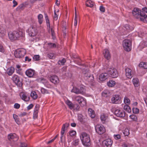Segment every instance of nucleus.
I'll return each mask as SVG.
<instances>
[{
  "label": "nucleus",
  "instance_id": "nucleus-1",
  "mask_svg": "<svg viewBox=\"0 0 147 147\" xmlns=\"http://www.w3.org/2000/svg\"><path fill=\"white\" fill-rule=\"evenodd\" d=\"M9 38L11 40H18L20 37L24 36V33L20 31H15L8 34Z\"/></svg>",
  "mask_w": 147,
  "mask_h": 147
},
{
  "label": "nucleus",
  "instance_id": "nucleus-2",
  "mask_svg": "<svg viewBox=\"0 0 147 147\" xmlns=\"http://www.w3.org/2000/svg\"><path fill=\"white\" fill-rule=\"evenodd\" d=\"M80 139L83 144L85 146L88 147L90 145V140L89 136L85 132H82L80 136Z\"/></svg>",
  "mask_w": 147,
  "mask_h": 147
},
{
  "label": "nucleus",
  "instance_id": "nucleus-3",
  "mask_svg": "<svg viewBox=\"0 0 147 147\" xmlns=\"http://www.w3.org/2000/svg\"><path fill=\"white\" fill-rule=\"evenodd\" d=\"M73 100L78 103L82 107L86 105V100L83 97L80 96H74L72 97Z\"/></svg>",
  "mask_w": 147,
  "mask_h": 147
},
{
  "label": "nucleus",
  "instance_id": "nucleus-4",
  "mask_svg": "<svg viewBox=\"0 0 147 147\" xmlns=\"http://www.w3.org/2000/svg\"><path fill=\"white\" fill-rule=\"evenodd\" d=\"M123 48L127 51H129L131 49V43L129 40L125 39L123 42Z\"/></svg>",
  "mask_w": 147,
  "mask_h": 147
},
{
  "label": "nucleus",
  "instance_id": "nucleus-5",
  "mask_svg": "<svg viewBox=\"0 0 147 147\" xmlns=\"http://www.w3.org/2000/svg\"><path fill=\"white\" fill-rule=\"evenodd\" d=\"M85 91V89L84 87H80L79 88L76 87H74L71 90V92L76 94H83Z\"/></svg>",
  "mask_w": 147,
  "mask_h": 147
},
{
  "label": "nucleus",
  "instance_id": "nucleus-6",
  "mask_svg": "<svg viewBox=\"0 0 147 147\" xmlns=\"http://www.w3.org/2000/svg\"><path fill=\"white\" fill-rule=\"evenodd\" d=\"M26 54V51L23 49L16 50L14 53L16 57L20 58L23 57Z\"/></svg>",
  "mask_w": 147,
  "mask_h": 147
},
{
  "label": "nucleus",
  "instance_id": "nucleus-7",
  "mask_svg": "<svg viewBox=\"0 0 147 147\" xmlns=\"http://www.w3.org/2000/svg\"><path fill=\"white\" fill-rule=\"evenodd\" d=\"M147 13V7H145L143 8L141 10V14L142 17L141 18V21L147 23V16L146 15Z\"/></svg>",
  "mask_w": 147,
  "mask_h": 147
},
{
  "label": "nucleus",
  "instance_id": "nucleus-8",
  "mask_svg": "<svg viewBox=\"0 0 147 147\" xmlns=\"http://www.w3.org/2000/svg\"><path fill=\"white\" fill-rule=\"evenodd\" d=\"M141 11V10L138 8H135L132 11V14L137 19H139L140 21H141V18L142 17Z\"/></svg>",
  "mask_w": 147,
  "mask_h": 147
},
{
  "label": "nucleus",
  "instance_id": "nucleus-9",
  "mask_svg": "<svg viewBox=\"0 0 147 147\" xmlns=\"http://www.w3.org/2000/svg\"><path fill=\"white\" fill-rule=\"evenodd\" d=\"M13 82L16 85L18 86L21 87L22 85V82L20 80V78L19 77L16 75H14L12 78Z\"/></svg>",
  "mask_w": 147,
  "mask_h": 147
},
{
  "label": "nucleus",
  "instance_id": "nucleus-10",
  "mask_svg": "<svg viewBox=\"0 0 147 147\" xmlns=\"http://www.w3.org/2000/svg\"><path fill=\"white\" fill-rule=\"evenodd\" d=\"M108 72L111 76L113 78H116L118 76V73L117 70L114 68L109 69Z\"/></svg>",
  "mask_w": 147,
  "mask_h": 147
},
{
  "label": "nucleus",
  "instance_id": "nucleus-11",
  "mask_svg": "<svg viewBox=\"0 0 147 147\" xmlns=\"http://www.w3.org/2000/svg\"><path fill=\"white\" fill-rule=\"evenodd\" d=\"M96 132L99 134H102L105 132V128L102 125H97L95 127Z\"/></svg>",
  "mask_w": 147,
  "mask_h": 147
},
{
  "label": "nucleus",
  "instance_id": "nucleus-12",
  "mask_svg": "<svg viewBox=\"0 0 147 147\" xmlns=\"http://www.w3.org/2000/svg\"><path fill=\"white\" fill-rule=\"evenodd\" d=\"M29 35L30 36H34L37 34L36 28L33 26H31L29 28L28 30Z\"/></svg>",
  "mask_w": 147,
  "mask_h": 147
},
{
  "label": "nucleus",
  "instance_id": "nucleus-13",
  "mask_svg": "<svg viewBox=\"0 0 147 147\" xmlns=\"http://www.w3.org/2000/svg\"><path fill=\"white\" fill-rule=\"evenodd\" d=\"M121 98L119 95H115L111 98V102L113 104H119L121 102Z\"/></svg>",
  "mask_w": 147,
  "mask_h": 147
},
{
  "label": "nucleus",
  "instance_id": "nucleus-14",
  "mask_svg": "<svg viewBox=\"0 0 147 147\" xmlns=\"http://www.w3.org/2000/svg\"><path fill=\"white\" fill-rule=\"evenodd\" d=\"M115 115L117 117H123L125 116V113L123 110L117 109L115 111Z\"/></svg>",
  "mask_w": 147,
  "mask_h": 147
},
{
  "label": "nucleus",
  "instance_id": "nucleus-15",
  "mask_svg": "<svg viewBox=\"0 0 147 147\" xmlns=\"http://www.w3.org/2000/svg\"><path fill=\"white\" fill-rule=\"evenodd\" d=\"M8 139L11 142L16 141L18 139V138L16 134L11 133L8 136Z\"/></svg>",
  "mask_w": 147,
  "mask_h": 147
},
{
  "label": "nucleus",
  "instance_id": "nucleus-16",
  "mask_svg": "<svg viewBox=\"0 0 147 147\" xmlns=\"http://www.w3.org/2000/svg\"><path fill=\"white\" fill-rule=\"evenodd\" d=\"M49 78L50 81L55 84H56L59 82L58 77L56 75L51 76Z\"/></svg>",
  "mask_w": 147,
  "mask_h": 147
},
{
  "label": "nucleus",
  "instance_id": "nucleus-17",
  "mask_svg": "<svg viewBox=\"0 0 147 147\" xmlns=\"http://www.w3.org/2000/svg\"><path fill=\"white\" fill-rule=\"evenodd\" d=\"M113 141L110 139H107L103 142V145L104 147H111Z\"/></svg>",
  "mask_w": 147,
  "mask_h": 147
},
{
  "label": "nucleus",
  "instance_id": "nucleus-18",
  "mask_svg": "<svg viewBox=\"0 0 147 147\" xmlns=\"http://www.w3.org/2000/svg\"><path fill=\"white\" fill-rule=\"evenodd\" d=\"M20 96L21 99L25 101H28L30 100V97H28L27 94L25 92H21L20 94Z\"/></svg>",
  "mask_w": 147,
  "mask_h": 147
},
{
  "label": "nucleus",
  "instance_id": "nucleus-19",
  "mask_svg": "<svg viewBox=\"0 0 147 147\" xmlns=\"http://www.w3.org/2000/svg\"><path fill=\"white\" fill-rule=\"evenodd\" d=\"M125 71L126 77L128 78H131L132 77V70L130 69L127 67L125 69Z\"/></svg>",
  "mask_w": 147,
  "mask_h": 147
},
{
  "label": "nucleus",
  "instance_id": "nucleus-20",
  "mask_svg": "<svg viewBox=\"0 0 147 147\" xmlns=\"http://www.w3.org/2000/svg\"><path fill=\"white\" fill-rule=\"evenodd\" d=\"M83 73L84 74V77H85V78L86 80L87 78H90V77L91 78V80H90V81L94 79V77L92 75H90V73L87 70H85L83 71Z\"/></svg>",
  "mask_w": 147,
  "mask_h": 147
},
{
  "label": "nucleus",
  "instance_id": "nucleus-21",
  "mask_svg": "<svg viewBox=\"0 0 147 147\" xmlns=\"http://www.w3.org/2000/svg\"><path fill=\"white\" fill-rule=\"evenodd\" d=\"M69 125V124L67 123H66L63 125L61 132V141H62V138L65 131V128L68 127Z\"/></svg>",
  "mask_w": 147,
  "mask_h": 147
},
{
  "label": "nucleus",
  "instance_id": "nucleus-22",
  "mask_svg": "<svg viewBox=\"0 0 147 147\" xmlns=\"http://www.w3.org/2000/svg\"><path fill=\"white\" fill-rule=\"evenodd\" d=\"M35 71L32 69H29L26 71L25 73L28 76L31 77L34 75Z\"/></svg>",
  "mask_w": 147,
  "mask_h": 147
},
{
  "label": "nucleus",
  "instance_id": "nucleus-23",
  "mask_svg": "<svg viewBox=\"0 0 147 147\" xmlns=\"http://www.w3.org/2000/svg\"><path fill=\"white\" fill-rule=\"evenodd\" d=\"M108 77V74L107 73H105L101 74L99 77V79L101 81H104Z\"/></svg>",
  "mask_w": 147,
  "mask_h": 147
},
{
  "label": "nucleus",
  "instance_id": "nucleus-24",
  "mask_svg": "<svg viewBox=\"0 0 147 147\" xmlns=\"http://www.w3.org/2000/svg\"><path fill=\"white\" fill-rule=\"evenodd\" d=\"M15 68L12 67L8 68L6 72L9 76H11L14 73Z\"/></svg>",
  "mask_w": 147,
  "mask_h": 147
},
{
  "label": "nucleus",
  "instance_id": "nucleus-25",
  "mask_svg": "<svg viewBox=\"0 0 147 147\" xmlns=\"http://www.w3.org/2000/svg\"><path fill=\"white\" fill-rule=\"evenodd\" d=\"M104 51V54L105 58L108 60L109 59L111 58V55L109 50L106 49Z\"/></svg>",
  "mask_w": 147,
  "mask_h": 147
},
{
  "label": "nucleus",
  "instance_id": "nucleus-26",
  "mask_svg": "<svg viewBox=\"0 0 147 147\" xmlns=\"http://www.w3.org/2000/svg\"><path fill=\"white\" fill-rule=\"evenodd\" d=\"M133 83L135 87H138L140 85L138 79L137 78H134L132 80Z\"/></svg>",
  "mask_w": 147,
  "mask_h": 147
},
{
  "label": "nucleus",
  "instance_id": "nucleus-27",
  "mask_svg": "<svg viewBox=\"0 0 147 147\" xmlns=\"http://www.w3.org/2000/svg\"><path fill=\"white\" fill-rule=\"evenodd\" d=\"M88 113L89 116L92 118H94L95 116L94 111L91 108L88 109Z\"/></svg>",
  "mask_w": 147,
  "mask_h": 147
},
{
  "label": "nucleus",
  "instance_id": "nucleus-28",
  "mask_svg": "<svg viewBox=\"0 0 147 147\" xmlns=\"http://www.w3.org/2000/svg\"><path fill=\"white\" fill-rule=\"evenodd\" d=\"M86 5L87 7H92L94 6V3L91 0H87L86 1Z\"/></svg>",
  "mask_w": 147,
  "mask_h": 147
},
{
  "label": "nucleus",
  "instance_id": "nucleus-29",
  "mask_svg": "<svg viewBox=\"0 0 147 147\" xmlns=\"http://www.w3.org/2000/svg\"><path fill=\"white\" fill-rule=\"evenodd\" d=\"M140 67L143 68L144 69H147V63L142 62L140 63L139 65Z\"/></svg>",
  "mask_w": 147,
  "mask_h": 147
},
{
  "label": "nucleus",
  "instance_id": "nucleus-30",
  "mask_svg": "<svg viewBox=\"0 0 147 147\" xmlns=\"http://www.w3.org/2000/svg\"><path fill=\"white\" fill-rule=\"evenodd\" d=\"M30 96L34 100L36 99L38 97L36 92L34 91H32V92L30 94Z\"/></svg>",
  "mask_w": 147,
  "mask_h": 147
},
{
  "label": "nucleus",
  "instance_id": "nucleus-31",
  "mask_svg": "<svg viewBox=\"0 0 147 147\" xmlns=\"http://www.w3.org/2000/svg\"><path fill=\"white\" fill-rule=\"evenodd\" d=\"M66 104L68 105L69 108L72 109L74 107V104L69 100H67L66 101Z\"/></svg>",
  "mask_w": 147,
  "mask_h": 147
},
{
  "label": "nucleus",
  "instance_id": "nucleus-32",
  "mask_svg": "<svg viewBox=\"0 0 147 147\" xmlns=\"http://www.w3.org/2000/svg\"><path fill=\"white\" fill-rule=\"evenodd\" d=\"M13 117L16 122L18 125L20 124V121L19 120V119L18 118V116L16 115L13 114Z\"/></svg>",
  "mask_w": 147,
  "mask_h": 147
},
{
  "label": "nucleus",
  "instance_id": "nucleus-33",
  "mask_svg": "<svg viewBox=\"0 0 147 147\" xmlns=\"http://www.w3.org/2000/svg\"><path fill=\"white\" fill-rule=\"evenodd\" d=\"M107 117V116L104 113H102L100 115L101 120L103 123L105 122Z\"/></svg>",
  "mask_w": 147,
  "mask_h": 147
},
{
  "label": "nucleus",
  "instance_id": "nucleus-34",
  "mask_svg": "<svg viewBox=\"0 0 147 147\" xmlns=\"http://www.w3.org/2000/svg\"><path fill=\"white\" fill-rule=\"evenodd\" d=\"M107 84L109 86L112 87L115 86V82L114 81L110 80L107 82Z\"/></svg>",
  "mask_w": 147,
  "mask_h": 147
},
{
  "label": "nucleus",
  "instance_id": "nucleus-35",
  "mask_svg": "<svg viewBox=\"0 0 147 147\" xmlns=\"http://www.w3.org/2000/svg\"><path fill=\"white\" fill-rule=\"evenodd\" d=\"M128 105H125L124 107V109L129 113L131 112V109Z\"/></svg>",
  "mask_w": 147,
  "mask_h": 147
},
{
  "label": "nucleus",
  "instance_id": "nucleus-36",
  "mask_svg": "<svg viewBox=\"0 0 147 147\" xmlns=\"http://www.w3.org/2000/svg\"><path fill=\"white\" fill-rule=\"evenodd\" d=\"M124 102L125 104L129 105L130 103V100L127 97H125L124 98Z\"/></svg>",
  "mask_w": 147,
  "mask_h": 147
},
{
  "label": "nucleus",
  "instance_id": "nucleus-37",
  "mask_svg": "<svg viewBox=\"0 0 147 147\" xmlns=\"http://www.w3.org/2000/svg\"><path fill=\"white\" fill-rule=\"evenodd\" d=\"M43 16L41 14H39L38 16V22L40 24H41L42 22L43 21Z\"/></svg>",
  "mask_w": 147,
  "mask_h": 147
},
{
  "label": "nucleus",
  "instance_id": "nucleus-38",
  "mask_svg": "<svg viewBox=\"0 0 147 147\" xmlns=\"http://www.w3.org/2000/svg\"><path fill=\"white\" fill-rule=\"evenodd\" d=\"M129 129L128 128H125L123 131V133L125 136H128L129 134Z\"/></svg>",
  "mask_w": 147,
  "mask_h": 147
},
{
  "label": "nucleus",
  "instance_id": "nucleus-39",
  "mask_svg": "<svg viewBox=\"0 0 147 147\" xmlns=\"http://www.w3.org/2000/svg\"><path fill=\"white\" fill-rule=\"evenodd\" d=\"M45 17L46 19L47 26V27H49L50 28V23L48 17L47 15H46Z\"/></svg>",
  "mask_w": 147,
  "mask_h": 147
},
{
  "label": "nucleus",
  "instance_id": "nucleus-40",
  "mask_svg": "<svg viewBox=\"0 0 147 147\" xmlns=\"http://www.w3.org/2000/svg\"><path fill=\"white\" fill-rule=\"evenodd\" d=\"M130 118L133 121H137V118L136 116L134 114L131 115L129 116Z\"/></svg>",
  "mask_w": 147,
  "mask_h": 147
},
{
  "label": "nucleus",
  "instance_id": "nucleus-41",
  "mask_svg": "<svg viewBox=\"0 0 147 147\" xmlns=\"http://www.w3.org/2000/svg\"><path fill=\"white\" fill-rule=\"evenodd\" d=\"M48 45L50 48H53L56 47V45L55 43H49L48 44Z\"/></svg>",
  "mask_w": 147,
  "mask_h": 147
},
{
  "label": "nucleus",
  "instance_id": "nucleus-42",
  "mask_svg": "<svg viewBox=\"0 0 147 147\" xmlns=\"http://www.w3.org/2000/svg\"><path fill=\"white\" fill-rule=\"evenodd\" d=\"M25 6V5L24 3L20 5L17 8V9L23 10Z\"/></svg>",
  "mask_w": 147,
  "mask_h": 147
},
{
  "label": "nucleus",
  "instance_id": "nucleus-43",
  "mask_svg": "<svg viewBox=\"0 0 147 147\" xmlns=\"http://www.w3.org/2000/svg\"><path fill=\"white\" fill-rule=\"evenodd\" d=\"M66 61V60L65 59L63 58L62 60L59 61L58 63L60 65H63Z\"/></svg>",
  "mask_w": 147,
  "mask_h": 147
},
{
  "label": "nucleus",
  "instance_id": "nucleus-44",
  "mask_svg": "<svg viewBox=\"0 0 147 147\" xmlns=\"http://www.w3.org/2000/svg\"><path fill=\"white\" fill-rule=\"evenodd\" d=\"M51 34L52 37V38L53 39H54L55 38V33L53 29L52 28L51 29Z\"/></svg>",
  "mask_w": 147,
  "mask_h": 147
},
{
  "label": "nucleus",
  "instance_id": "nucleus-45",
  "mask_svg": "<svg viewBox=\"0 0 147 147\" xmlns=\"http://www.w3.org/2000/svg\"><path fill=\"white\" fill-rule=\"evenodd\" d=\"M83 116L82 115L80 114L78 116V119L81 122H84Z\"/></svg>",
  "mask_w": 147,
  "mask_h": 147
},
{
  "label": "nucleus",
  "instance_id": "nucleus-46",
  "mask_svg": "<svg viewBox=\"0 0 147 147\" xmlns=\"http://www.w3.org/2000/svg\"><path fill=\"white\" fill-rule=\"evenodd\" d=\"M47 56L51 59H53L55 58L54 54L53 53H49L47 54Z\"/></svg>",
  "mask_w": 147,
  "mask_h": 147
},
{
  "label": "nucleus",
  "instance_id": "nucleus-47",
  "mask_svg": "<svg viewBox=\"0 0 147 147\" xmlns=\"http://www.w3.org/2000/svg\"><path fill=\"white\" fill-rule=\"evenodd\" d=\"M40 56L38 55H34L33 57V59L35 61H38L40 60Z\"/></svg>",
  "mask_w": 147,
  "mask_h": 147
},
{
  "label": "nucleus",
  "instance_id": "nucleus-48",
  "mask_svg": "<svg viewBox=\"0 0 147 147\" xmlns=\"http://www.w3.org/2000/svg\"><path fill=\"white\" fill-rule=\"evenodd\" d=\"M132 111L133 113H134L137 114L139 112V109L136 108H133Z\"/></svg>",
  "mask_w": 147,
  "mask_h": 147
},
{
  "label": "nucleus",
  "instance_id": "nucleus-49",
  "mask_svg": "<svg viewBox=\"0 0 147 147\" xmlns=\"http://www.w3.org/2000/svg\"><path fill=\"white\" fill-rule=\"evenodd\" d=\"M40 105L38 104H36L35 106V108L34 112L38 113V111L39 109Z\"/></svg>",
  "mask_w": 147,
  "mask_h": 147
},
{
  "label": "nucleus",
  "instance_id": "nucleus-50",
  "mask_svg": "<svg viewBox=\"0 0 147 147\" xmlns=\"http://www.w3.org/2000/svg\"><path fill=\"white\" fill-rule=\"evenodd\" d=\"M76 134V132L74 131H70L69 135L70 136L73 137Z\"/></svg>",
  "mask_w": 147,
  "mask_h": 147
},
{
  "label": "nucleus",
  "instance_id": "nucleus-51",
  "mask_svg": "<svg viewBox=\"0 0 147 147\" xmlns=\"http://www.w3.org/2000/svg\"><path fill=\"white\" fill-rule=\"evenodd\" d=\"M41 92L43 94L48 93V91L47 90L43 88H42L41 89Z\"/></svg>",
  "mask_w": 147,
  "mask_h": 147
},
{
  "label": "nucleus",
  "instance_id": "nucleus-52",
  "mask_svg": "<svg viewBox=\"0 0 147 147\" xmlns=\"http://www.w3.org/2000/svg\"><path fill=\"white\" fill-rule=\"evenodd\" d=\"M53 19L55 20H57L58 19V16L56 14L55 11L54 16H53Z\"/></svg>",
  "mask_w": 147,
  "mask_h": 147
},
{
  "label": "nucleus",
  "instance_id": "nucleus-53",
  "mask_svg": "<svg viewBox=\"0 0 147 147\" xmlns=\"http://www.w3.org/2000/svg\"><path fill=\"white\" fill-rule=\"evenodd\" d=\"M114 136L115 138L117 140L121 138V136L119 134L115 135Z\"/></svg>",
  "mask_w": 147,
  "mask_h": 147
},
{
  "label": "nucleus",
  "instance_id": "nucleus-54",
  "mask_svg": "<svg viewBox=\"0 0 147 147\" xmlns=\"http://www.w3.org/2000/svg\"><path fill=\"white\" fill-rule=\"evenodd\" d=\"M58 135H57L56 136L52 139L51 140L49 141L48 142V144H49L50 143H52V142H53L58 137Z\"/></svg>",
  "mask_w": 147,
  "mask_h": 147
},
{
  "label": "nucleus",
  "instance_id": "nucleus-55",
  "mask_svg": "<svg viewBox=\"0 0 147 147\" xmlns=\"http://www.w3.org/2000/svg\"><path fill=\"white\" fill-rule=\"evenodd\" d=\"M27 144L24 142H21L20 146L21 147H26L27 146Z\"/></svg>",
  "mask_w": 147,
  "mask_h": 147
},
{
  "label": "nucleus",
  "instance_id": "nucleus-56",
  "mask_svg": "<svg viewBox=\"0 0 147 147\" xmlns=\"http://www.w3.org/2000/svg\"><path fill=\"white\" fill-rule=\"evenodd\" d=\"M100 10L101 12H104L105 11V8L102 6H101L100 7Z\"/></svg>",
  "mask_w": 147,
  "mask_h": 147
},
{
  "label": "nucleus",
  "instance_id": "nucleus-57",
  "mask_svg": "<svg viewBox=\"0 0 147 147\" xmlns=\"http://www.w3.org/2000/svg\"><path fill=\"white\" fill-rule=\"evenodd\" d=\"M16 70L17 73L18 74L20 75H22L23 73L21 71V69H16Z\"/></svg>",
  "mask_w": 147,
  "mask_h": 147
},
{
  "label": "nucleus",
  "instance_id": "nucleus-58",
  "mask_svg": "<svg viewBox=\"0 0 147 147\" xmlns=\"http://www.w3.org/2000/svg\"><path fill=\"white\" fill-rule=\"evenodd\" d=\"M79 140L78 139L75 140L74 141V145L75 146H76L78 144Z\"/></svg>",
  "mask_w": 147,
  "mask_h": 147
},
{
  "label": "nucleus",
  "instance_id": "nucleus-59",
  "mask_svg": "<svg viewBox=\"0 0 147 147\" xmlns=\"http://www.w3.org/2000/svg\"><path fill=\"white\" fill-rule=\"evenodd\" d=\"M78 22V18L77 17H75L74 18V26H76Z\"/></svg>",
  "mask_w": 147,
  "mask_h": 147
},
{
  "label": "nucleus",
  "instance_id": "nucleus-60",
  "mask_svg": "<svg viewBox=\"0 0 147 147\" xmlns=\"http://www.w3.org/2000/svg\"><path fill=\"white\" fill-rule=\"evenodd\" d=\"M20 107V104L18 103H15L14 105V107L15 108L18 109H19Z\"/></svg>",
  "mask_w": 147,
  "mask_h": 147
},
{
  "label": "nucleus",
  "instance_id": "nucleus-61",
  "mask_svg": "<svg viewBox=\"0 0 147 147\" xmlns=\"http://www.w3.org/2000/svg\"><path fill=\"white\" fill-rule=\"evenodd\" d=\"M38 113L37 112H34V113L33 114V118L34 119H35L37 118L38 117Z\"/></svg>",
  "mask_w": 147,
  "mask_h": 147
},
{
  "label": "nucleus",
  "instance_id": "nucleus-62",
  "mask_svg": "<svg viewBox=\"0 0 147 147\" xmlns=\"http://www.w3.org/2000/svg\"><path fill=\"white\" fill-rule=\"evenodd\" d=\"M5 35V31L4 30L1 31L0 32V36L1 37Z\"/></svg>",
  "mask_w": 147,
  "mask_h": 147
},
{
  "label": "nucleus",
  "instance_id": "nucleus-63",
  "mask_svg": "<svg viewBox=\"0 0 147 147\" xmlns=\"http://www.w3.org/2000/svg\"><path fill=\"white\" fill-rule=\"evenodd\" d=\"M13 3L14 4L13 5V7H15L16 6H17L18 5L17 2L15 0H13Z\"/></svg>",
  "mask_w": 147,
  "mask_h": 147
},
{
  "label": "nucleus",
  "instance_id": "nucleus-64",
  "mask_svg": "<svg viewBox=\"0 0 147 147\" xmlns=\"http://www.w3.org/2000/svg\"><path fill=\"white\" fill-rule=\"evenodd\" d=\"M33 105L32 104H30L27 107L28 110H30L33 107Z\"/></svg>",
  "mask_w": 147,
  "mask_h": 147
}]
</instances>
